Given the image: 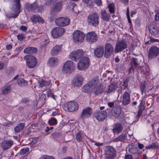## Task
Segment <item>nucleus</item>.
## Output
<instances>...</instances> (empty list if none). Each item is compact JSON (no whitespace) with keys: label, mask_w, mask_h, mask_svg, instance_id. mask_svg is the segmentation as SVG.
<instances>
[{"label":"nucleus","mask_w":159,"mask_h":159,"mask_svg":"<svg viewBox=\"0 0 159 159\" xmlns=\"http://www.w3.org/2000/svg\"><path fill=\"white\" fill-rule=\"evenodd\" d=\"M99 16L96 13H93L88 16V22L89 25L96 27L99 24Z\"/></svg>","instance_id":"nucleus-1"},{"label":"nucleus","mask_w":159,"mask_h":159,"mask_svg":"<svg viewBox=\"0 0 159 159\" xmlns=\"http://www.w3.org/2000/svg\"><path fill=\"white\" fill-rule=\"evenodd\" d=\"M90 64L89 60L88 57H84L78 63L77 67L80 70H84L88 68Z\"/></svg>","instance_id":"nucleus-2"},{"label":"nucleus","mask_w":159,"mask_h":159,"mask_svg":"<svg viewBox=\"0 0 159 159\" xmlns=\"http://www.w3.org/2000/svg\"><path fill=\"white\" fill-rule=\"evenodd\" d=\"M24 59L26 61L28 67L30 68L34 67L37 64L36 58L32 55H27L24 57Z\"/></svg>","instance_id":"nucleus-3"},{"label":"nucleus","mask_w":159,"mask_h":159,"mask_svg":"<svg viewBox=\"0 0 159 159\" xmlns=\"http://www.w3.org/2000/svg\"><path fill=\"white\" fill-rule=\"evenodd\" d=\"M73 62L70 60L66 62L63 65L62 71L64 73L70 74L72 72L74 68Z\"/></svg>","instance_id":"nucleus-4"},{"label":"nucleus","mask_w":159,"mask_h":159,"mask_svg":"<svg viewBox=\"0 0 159 159\" xmlns=\"http://www.w3.org/2000/svg\"><path fill=\"white\" fill-rule=\"evenodd\" d=\"M64 107L66 111H68L70 112H73L78 109L79 105L76 102L72 101L65 104Z\"/></svg>","instance_id":"nucleus-5"},{"label":"nucleus","mask_w":159,"mask_h":159,"mask_svg":"<svg viewBox=\"0 0 159 159\" xmlns=\"http://www.w3.org/2000/svg\"><path fill=\"white\" fill-rule=\"evenodd\" d=\"M84 55V52L81 49H78L72 52L70 55V57L72 60L77 61Z\"/></svg>","instance_id":"nucleus-6"},{"label":"nucleus","mask_w":159,"mask_h":159,"mask_svg":"<svg viewBox=\"0 0 159 159\" xmlns=\"http://www.w3.org/2000/svg\"><path fill=\"white\" fill-rule=\"evenodd\" d=\"M121 108L120 106H116L108 112V116L111 118H117L121 113Z\"/></svg>","instance_id":"nucleus-7"},{"label":"nucleus","mask_w":159,"mask_h":159,"mask_svg":"<svg viewBox=\"0 0 159 159\" xmlns=\"http://www.w3.org/2000/svg\"><path fill=\"white\" fill-rule=\"evenodd\" d=\"M73 40L74 43L82 42L85 37L84 34L82 31L77 30L73 34Z\"/></svg>","instance_id":"nucleus-8"},{"label":"nucleus","mask_w":159,"mask_h":159,"mask_svg":"<svg viewBox=\"0 0 159 159\" xmlns=\"http://www.w3.org/2000/svg\"><path fill=\"white\" fill-rule=\"evenodd\" d=\"M127 44L125 41H119L116 43L114 52L116 53L121 52L127 48Z\"/></svg>","instance_id":"nucleus-9"},{"label":"nucleus","mask_w":159,"mask_h":159,"mask_svg":"<svg viewBox=\"0 0 159 159\" xmlns=\"http://www.w3.org/2000/svg\"><path fill=\"white\" fill-rule=\"evenodd\" d=\"M70 22V20L69 19L63 17L58 18L55 20V24L61 27L68 25Z\"/></svg>","instance_id":"nucleus-10"},{"label":"nucleus","mask_w":159,"mask_h":159,"mask_svg":"<svg viewBox=\"0 0 159 159\" xmlns=\"http://www.w3.org/2000/svg\"><path fill=\"white\" fill-rule=\"evenodd\" d=\"M26 7L28 10L35 12L40 11L43 9V6H38V3L36 2H34L31 4L27 3L26 5Z\"/></svg>","instance_id":"nucleus-11"},{"label":"nucleus","mask_w":159,"mask_h":159,"mask_svg":"<svg viewBox=\"0 0 159 159\" xmlns=\"http://www.w3.org/2000/svg\"><path fill=\"white\" fill-rule=\"evenodd\" d=\"M107 115L106 111H97L93 113V116L98 121L102 122L106 119Z\"/></svg>","instance_id":"nucleus-12"},{"label":"nucleus","mask_w":159,"mask_h":159,"mask_svg":"<svg viewBox=\"0 0 159 159\" xmlns=\"http://www.w3.org/2000/svg\"><path fill=\"white\" fill-rule=\"evenodd\" d=\"M105 155L115 158L117 155L116 149L112 146H107L105 148Z\"/></svg>","instance_id":"nucleus-13"},{"label":"nucleus","mask_w":159,"mask_h":159,"mask_svg":"<svg viewBox=\"0 0 159 159\" xmlns=\"http://www.w3.org/2000/svg\"><path fill=\"white\" fill-rule=\"evenodd\" d=\"M159 55V48L156 46L151 47L149 49L148 56L152 59L157 57Z\"/></svg>","instance_id":"nucleus-14"},{"label":"nucleus","mask_w":159,"mask_h":159,"mask_svg":"<svg viewBox=\"0 0 159 159\" xmlns=\"http://www.w3.org/2000/svg\"><path fill=\"white\" fill-rule=\"evenodd\" d=\"M65 31L64 28L57 27L53 29L52 31L51 34L54 38H58L61 36L64 33Z\"/></svg>","instance_id":"nucleus-15"},{"label":"nucleus","mask_w":159,"mask_h":159,"mask_svg":"<svg viewBox=\"0 0 159 159\" xmlns=\"http://www.w3.org/2000/svg\"><path fill=\"white\" fill-rule=\"evenodd\" d=\"M114 50V47L112 44L107 43L105 46V50L104 53V57L106 58H109L112 53Z\"/></svg>","instance_id":"nucleus-16"},{"label":"nucleus","mask_w":159,"mask_h":159,"mask_svg":"<svg viewBox=\"0 0 159 159\" xmlns=\"http://www.w3.org/2000/svg\"><path fill=\"white\" fill-rule=\"evenodd\" d=\"M86 38L88 41L90 43L96 42L98 39L97 34L93 31L88 33L86 35Z\"/></svg>","instance_id":"nucleus-17"},{"label":"nucleus","mask_w":159,"mask_h":159,"mask_svg":"<svg viewBox=\"0 0 159 159\" xmlns=\"http://www.w3.org/2000/svg\"><path fill=\"white\" fill-rule=\"evenodd\" d=\"M131 91L128 90V91H125L124 93L121 101L123 105H127L129 104L130 102V95Z\"/></svg>","instance_id":"nucleus-18"},{"label":"nucleus","mask_w":159,"mask_h":159,"mask_svg":"<svg viewBox=\"0 0 159 159\" xmlns=\"http://www.w3.org/2000/svg\"><path fill=\"white\" fill-rule=\"evenodd\" d=\"M13 1L15 3L14 5V8H15L14 10V11L15 12V14L14 15H12V16H9L8 18H11V17L16 18L17 17L20 12V0H13Z\"/></svg>","instance_id":"nucleus-19"},{"label":"nucleus","mask_w":159,"mask_h":159,"mask_svg":"<svg viewBox=\"0 0 159 159\" xmlns=\"http://www.w3.org/2000/svg\"><path fill=\"white\" fill-rule=\"evenodd\" d=\"M92 113V108L89 107H88L85 108L84 109L80 118L82 119H84L86 118L89 117Z\"/></svg>","instance_id":"nucleus-20"},{"label":"nucleus","mask_w":159,"mask_h":159,"mask_svg":"<svg viewBox=\"0 0 159 159\" xmlns=\"http://www.w3.org/2000/svg\"><path fill=\"white\" fill-rule=\"evenodd\" d=\"M131 60L130 61L131 66L129 69V72H130L131 70L133 71L134 70L138 68L139 66V63H138V59L134 57H132Z\"/></svg>","instance_id":"nucleus-21"},{"label":"nucleus","mask_w":159,"mask_h":159,"mask_svg":"<svg viewBox=\"0 0 159 159\" xmlns=\"http://www.w3.org/2000/svg\"><path fill=\"white\" fill-rule=\"evenodd\" d=\"M100 18L102 20L109 22L111 18L110 14L107 13L106 10H101L100 12Z\"/></svg>","instance_id":"nucleus-22"},{"label":"nucleus","mask_w":159,"mask_h":159,"mask_svg":"<svg viewBox=\"0 0 159 159\" xmlns=\"http://www.w3.org/2000/svg\"><path fill=\"white\" fill-rule=\"evenodd\" d=\"M123 129V125L120 123H117L114 125L112 131L115 134H119Z\"/></svg>","instance_id":"nucleus-23"},{"label":"nucleus","mask_w":159,"mask_h":159,"mask_svg":"<svg viewBox=\"0 0 159 159\" xmlns=\"http://www.w3.org/2000/svg\"><path fill=\"white\" fill-rule=\"evenodd\" d=\"M83 77L79 75L74 78L72 83L75 86H80L83 84Z\"/></svg>","instance_id":"nucleus-24"},{"label":"nucleus","mask_w":159,"mask_h":159,"mask_svg":"<svg viewBox=\"0 0 159 159\" xmlns=\"http://www.w3.org/2000/svg\"><path fill=\"white\" fill-rule=\"evenodd\" d=\"M62 2H61L55 4L52 10L51 14L54 15L60 12L62 8Z\"/></svg>","instance_id":"nucleus-25"},{"label":"nucleus","mask_w":159,"mask_h":159,"mask_svg":"<svg viewBox=\"0 0 159 159\" xmlns=\"http://www.w3.org/2000/svg\"><path fill=\"white\" fill-rule=\"evenodd\" d=\"M146 107L145 101L144 100H142L141 101L140 104L138 107V114L137 116V117L138 119H137V121H138L139 119L140 116L142 114L143 111L145 108Z\"/></svg>","instance_id":"nucleus-26"},{"label":"nucleus","mask_w":159,"mask_h":159,"mask_svg":"<svg viewBox=\"0 0 159 159\" xmlns=\"http://www.w3.org/2000/svg\"><path fill=\"white\" fill-rule=\"evenodd\" d=\"M104 52V48L102 47H100L96 49L94 51V55L95 57L100 58L103 56Z\"/></svg>","instance_id":"nucleus-27"},{"label":"nucleus","mask_w":159,"mask_h":159,"mask_svg":"<svg viewBox=\"0 0 159 159\" xmlns=\"http://www.w3.org/2000/svg\"><path fill=\"white\" fill-rule=\"evenodd\" d=\"M99 79L97 78H94L91 80L88 83L90 86L91 89L93 91L95 87L99 84H98Z\"/></svg>","instance_id":"nucleus-28"},{"label":"nucleus","mask_w":159,"mask_h":159,"mask_svg":"<svg viewBox=\"0 0 159 159\" xmlns=\"http://www.w3.org/2000/svg\"><path fill=\"white\" fill-rule=\"evenodd\" d=\"M13 143V141L11 140L4 141L2 143V147L4 150H6L11 148Z\"/></svg>","instance_id":"nucleus-29"},{"label":"nucleus","mask_w":159,"mask_h":159,"mask_svg":"<svg viewBox=\"0 0 159 159\" xmlns=\"http://www.w3.org/2000/svg\"><path fill=\"white\" fill-rule=\"evenodd\" d=\"M149 31L152 35L157 36L159 33V30L157 26L155 25H151L149 27Z\"/></svg>","instance_id":"nucleus-30"},{"label":"nucleus","mask_w":159,"mask_h":159,"mask_svg":"<svg viewBox=\"0 0 159 159\" xmlns=\"http://www.w3.org/2000/svg\"><path fill=\"white\" fill-rule=\"evenodd\" d=\"M61 45H56L52 49L51 55L53 56L57 55L61 51Z\"/></svg>","instance_id":"nucleus-31"},{"label":"nucleus","mask_w":159,"mask_h":159,"mask_svg":"<svg viewBox=\"0 0 159 159\" xmlns=\"http://www.w3.org/2000/svg\"><path fill=\"white\" fill-rule=\"evenodd\" d=\"M11 91V86L9 84L6 85L1 89V93L2 94H8L10 93Z\"/></svg>","instance_id":"nucleus-32"},{"label":"nucleus","mask_w":159,"mask_h":159,"mask_svg":"<svg viewBox=\"0 0 159 159\" xmlns=\"http://www.w3.org/2000/svg\"><path fill=\"white\" fill-rule=\"evenodd\" d=\"M38 49L37 48L29 47L25 49L24 52L25 54H35L37 52Z\"/></svg>","instance_id":"nucleus-33"},{"label":"nucleus","mask_w":159,"mask_h":159,"mask_svg":"<svg viewBox=\"0 0 159 159\" xmlns=\"http://www.w3.org/2000/svg\"><path fill=\"white\" fill-rule=\"evenodd\" d=\"M58 59L55 57H52L49 59L48 63L49 66L52 67H54L58 64Z\"/></svg>","instance_id":"nucleus-34"},{"label":"nucleus","mask_w":159,"mask_h":159,"mask_svg":"<svg viewBox=\"0 0 159 159\" xmlns=\"http://www.w3.org/2000/svg\"><path fill=\"white\" fill-rule=\"evenodd\" d=\"M86 135L83 132L79 131L76 134V139L77 142H81L82 141L84 137Z\"/></svg>","instance_id":"nucleus-35"},{"label":"nucleus","mask_w":159,"mask_h":159,"mask_svg":"<svg viewBox=\"0 0 159 159\" xmlns=\"http://www.w3.org/2000/svg\"><path fill=\"white\" fill-rule=\"evenodd\" d=\"M31 19L33 22L34 23L39 22L43 23L44 22L43 20L38 15L33 16L31 17Z\"/></svg>","instance_id":"nucleus-36"},{"label":"nucleus","mask_w":159,"mask_h":159,"mask_svg":"<svg viewBox=\"0 0 159 159\" xmlns=\"http://www.w3.org/2000/svg\"><path fill=\"white\" fill-rule=\"evenodd\" d=\"M25 126V124L24 123H20L15 127L14 128L15 131L16 133H19L24 129Z\"/></svg>","instance_id":"nucleus-37"},{"label":"nucleus","mask_w":159,"mask_h":159,"mask_svg":"<svg viewBox=\"0 0 159 159\" xmlns=\"http://www.w3.org/2000/svg\"><path fill=\"white\" fill-rule=\"evenodd\" d=\"M158 148H159V143L157 142L153 143L145 147V148L148 149H154Z\"/></svg>","instance_id":"nucleus-38"},{"label":"nucleus","mask_w":159,"mask_h":159,"mask_svg":"<svg viewBox=\"0 0 159 159\" xmlns=\"http://www.w3.org/2000/svg\"><path fill=\"white\" fill-rule=\"evenodd\" d=\"M127 137V134L126 133L122 134L120 135L117 137L115 138L113 140L114 142H118L119 141H122L126 139Z\"/></svg>","instance_id":"nucleus-39"},{"label":"nucleus","mask_w":159,"mask_h":159,"mask_svg":"<svg viewBox=\"0 0 159 159\" xmlns=\"http://www.w3.org/2000/svg\"><path fill=\"white\" fill-rule=\"evenodd\" d=\"M147 84L146 81L142 82L140 85V89L141 93L143 94V93H145L147 91L146 86Z\"/></svg>","instance_id":"nucleus-40"},{"label":"nucleus","mask_w":159,"mask_h":159,"mask_svg":"<svg viewBox=\"0 0 159 159\" xmlns=\"http://www.w3.org/2000/svg\"><path fill=\"white\" fill-rule=\"evenodd\" d=\"M94 91L95 94L96 95H98L102 92L103 89L102 86L99 84L95 87Z\"/></svg>","instance_id":"nucleus-41"},{"label":"nucleus","mask_w":159,"mask_h":159,"mask_svg":"<svg viewBox=\"0 0 159 159\" xmlns=\"http://www.w3.org/2000/svg\"><path fill=\"white\" fill-rule=\"evenodd\" d=\"M117 84L115 83L111 84L108 88L107 93H110L114 91L117 88Z\"/></svg>","instance_id":"nucleus-42"},{"label":"nucleus","mask_w":159,"mask_h":159,"mask_svg":"<svg viewBox=\"0 0 159 159\" xmlns=\"http://www.w3.org/2000/svg\"><path fill=\"white\" fill-rule=\"evenodd\" d=\"M129 152L132 154L137 153L139 151L138 148L134 145H132L128 149Z\"/></svg>","instance_id":"nucleus-43"},{"label":"nucleus","mask_w":159,"mask_h":159,"mask_svg":"<svg viewBox=\"0 0 159 159\" xmlns=\"http://www.w3.org/2000/svg\"><path fill=\"white\" fill-rule=\"evenodd\" d=\"M18 84L19 86L24 87L27 84V82L22 78L19 79L18 80Z\"/></svg>","instance_id":"nucleus-44"},{"label":"nucleus","mask_w":159,"mask_h":159,"mask_svg":"<svg viewBox=\"0 0 159 159\" xmlns=\"http://www.w3.org/2000/svg\"><path fill=\"white\" fill-rule=\"evenodd\" d=\"M82 90L83 92L85 93H88L89 92H93L92 90L91 89L90 86L88 83V84H86L83 87Z\"/></svg>","instance_id":"nucleus-45"},{"label":"nucleus","mask_w":159,"mask_h":159,"mask_svg":"<svg viewBox=\"0 0 159 159\" xmlns=\"http://www.w3.org/2000/svg\"><path fill=\"white\" fill-rule=\"evenodd\" d=\"M39 86L40 87H42L44 86H48L49 84L46 81H44L43 80H40L39 82Z\"/></svg>","instance_id":"nucleus-46"},{"label":"nucleus","mask_w":159,"mask_h":159,"mask_svg":"<svg viewBox=\"0 0 159 159\" xmlns=\"http://www.w3.org/2000/svg\"><path fill=\"white\" fill-rule=\"evenodd\" d=\"M129 80V79L128 78H126L125 80L123 81L122 85L125 87V88L127 89L128 91V83Z\"/></svg>","instance_id":"nucleus-47"},{"label":"nucleus","mask_w":159,"mask_h":159,"mask_svg":"<svg viewBox=\"0 0 159 159\" xmlns=\"http://www.w3.org/2000/svg\"><path fill=\"white\" fill-rule=\"evenodd\" d=\"M108 8L110 13H114L115 12L114 5L113 3L110 4L108 5Z\"/></svg>","instance_id":"nucleus-48"},{"label":"nucleus","mask_w":159,"mask_h":159,"mask_svg":"<svg viewBox=\"0 0 159 159\" xmlns=\"http://www.w3.org/2000/svg\"><path fill=\"white\" fill-rule=\"evenodd\" d=\"M57 120L54 118L52 117L49 120V124L51 125H54L57 124Z\"/></svg>","instance_id":"nucleus-49"},{"label":"nucleus","mask_w":159,"mask_h":159,"mask_svg":"<svg viewBox=\"0 0 159 159\" xmlns=\"http://www.w3.org/2000/svg\"><path fill=\"white\" fill-rule=\"evenodd\" d=\"M29 151V149L28 148H23L20 151V155H23L28 152Z\"/></svg>","instance_id":"nucleus-50"},{"label":"nucleus","mask_w":159,"mask_h":159,"mask_svg":"<svg viewBox=\"0 0 159 159\" xmlns=\"http://www.w3.org/2000/svg\"><path fill=\"white\" fill-rule=\"evenodd\" d=\"M150 69L148 67H145L142 70V72L146 75H148L149 74Z\"/></svg>","instance_id":"nucleus-51"},{"label":"nucleus","mask_w":159,"mask_h":159,"mask_svg":"<svg viewBox=\"0 0 159 159\" xmlns=\"http://www.w3.org/2000/svg\"><path fill=\"white\" fill-rule=\"evenodd\" d=\"M15 72V70L12 67H10L7 70V72L8 73V75H13Z\"/></svg>","instance_id":"nucleus-52"},{"label":"nucleus","mask_w":159,"mask_h":159,"mask_svg":"<svg viewBox=\"0 0 159 159\" xmlns=\"http://www.w3.org/2000/svg\"><path fill=\"white\" fill-rule=\"evenodd\" d=\"M52 138L53 139H56L61 136L60 134L58 132L54 133L51 134Z\"/></svg>","instance_id":"nucleus-53"},{"label":"nucleus","mask_w":159,"mask_h":159,"mask_svg":"<svg viewBox=\"0 0 159 159\" xmlns=\"http://www.w3.org/2000/svg\"><path fill=\"white\" fill-rule=\"evenodd\" d=\"M41 159H55L52 156H48V155H44L42 157Z\"/></svg>","instance_id":"nucleus-54"},{"label":"nucleus","mask_w":159,"mask_h":159,"mask_svg":"<svg viewBox=\"0 0 159 159\" xmlns=\"http://www.w3.org/2000/svg\"><path fill=\"white\" fill-rule=\"evenodd\" d=\"M116 103L115 101H114L112 102H108L107 103V105L110 107H114L116 106H115V104Z\"/></svg>","instance_id":"nucleus-55"},{"label":"nucleus","mask_w":159,"mask_h":159,"mask_svg":"<svg viewBox=\"0 0 159 159\" xmlns=\"http://www.w3.org/2000/svg\"><path fill=\"white\" fill-rule=\"evenodd\" d=\"M13 124V122L10 121H8L7 122L4 123L3 125L8 127H9L10 125H12Z\"/></svg>","instance_id":"nucleus-56"},{"label":"nucleus","mask_w":159,"mask_h":159,"mask_svg":"<svg viewBox=\"0 0 159 159\" xmlns=\"http://www.w3.org/2000/svg\"><path fill=\"white\" fill-rule=\"evenodd\" d=\"M125 159H133V157L131 155L127 154L125 156Z\"/></svg>","instance_id":"nucleus-57"},{"label":"nucleus","mask_w":159,"mask_h":159,"mask_svg":"<svg viewBox=\"0 0 159 159\" xmlns=\"http://www.w3.org/2000/svg\"><path fill=\"white\" fill-rule=\"evenodd\" d=\"M95 2L98 6L101 5L102 3L101 0H95Z\"/></svg>","instance_id":"nucleus-58"},{"label":"nucleus","mask_w":159,"mask_h":159,"mask_svg":"<svg viewBox=\"0 0 159 159\" xmlns=\"http://www.w3.org/2000/svg\"><path fill=\"white\" fill-rule=\"evenodd\" d=\"M18 39L20 41H21L24 39V37L22 35L19 34L17 36Z\"/></svg>","instance_id":"nucleus-59"},{"label":"nucleus","mask_w":159,"mask_h":159,"mask_svg":"<svg viewBox=\"0 0 159 159\" xmlns=\"http://www.w3.org/2000/svg\"><path fill=\"white\" fill-rule=\"evenodd\" d=\"M71 6H72V7L71 8L72 9V10L73 11H74V8L75 7V6H76L75 3L74 2H71L70 7H71Z\"/></svg>","instance_id":"nucleus-60"},{"label":"nucleus","mask_w":159,"mask_h":159,"mask_svg":"<svg viewBox=\"0 0 159 159\" xmlns=\"http://www.w3.org/2000/svg\"><path fill=\"white\" fill-rule=\"evenodd\" d=\"M155 19L157 21H159V13H157L155 15Z\"/></svg>","instance_id":"nucleus-61"},{"label":"nucleus","mask_w":159,"mask_h":159,"mask_svg":"<svg viewBox=\"0 0 159 159\" xmlns=\"http://www.w3.org/2000/svg\"><path fill=\"white\" fill-rule=\"evenodd\" d=\"M53 127H52L49 128L47 126L46 127V129L45 130V132H48L50 130L53 129Z\"/></svg>","instance_id":"nucleus-62"},{"label":"nucleus","mask_w":159,"mask_h":159,"mask_svg":"<svg viewBox=\"0 0 159 159\" xmlns=\"http://www.w3.org/2000/svg\"><path fill=\"white\" fill-rule=\"evenodd\" d=\"M47 93L48 97L51 96L52 95L51 90L50 89H49L47 92Z\"/></svg>","instance_id":"nucleus-63"},{"label":"nucleus","mask_w":159,"mask_h":159,"mask_svg":"<svg viewBox=\"0 0 159 159\" xmlns=\"http://www.w3.org/2000/svg\"><path fill=\"white\" fill-rule=\"evenodd\" d=\"M138 147L140 149H142L144 147V146L143 144L139 143L138 144Z\"/></svg>","instance_id":"nucleus-64"}]
</instances>
